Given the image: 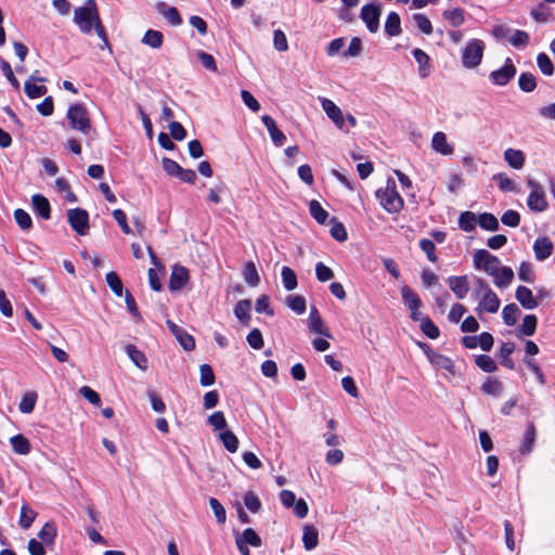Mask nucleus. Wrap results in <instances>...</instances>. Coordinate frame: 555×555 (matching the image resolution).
<instances>
[{
    "label": "nucleus",
    "instance_id": "f257e3e1",
    "mask_svg": "<svg viewBox=\"0 0 555 555\" xmlns=\"http://www.w3.org/2000/svg\"><path fill=\"white\" fill-rule=\"evenodd\" d=\"M73 22L83 35H90L94 28L98 37L102 41L100 49L109 48L107 34L101 21L95 0H86L83 5L76 8L74 10Z\"/></svg>",
    "mask_w": 555,
    "mask_h": 555
},
{
    "label": "nucleus",
    "instance_id": "f03ea898",
    "mask_svg": "<svg viewBox=\"0 0 555 555\" xmlns=\"http://www.w3.org/2000/svg\"><path fill=\"white\" fill-rule=\"evenodd\" d=\"M382 207L389 214L399 212L403 207V199L396 190V182L392 179L387 181L386 188L378 189L375 193Z\"/></svg>",
    "mask_w": 555,
    "mask_h": 555
},
{
    "label": "nucleus",
    "instance_id": "7ed1b4c3",
    "mask_svg": "<svg viewBox=\"0 0 555 555\" xmlns=\"http://www.w3.org/2000/svg\"><path fill=\"white\" fill-rule=\"evenodd\" d=\"M485 42L480 39H470L462 52V64L465 68L477 67L483 57Z\"/></svg>",
    "mask_w": 555,
    "mask_h": 555
},
{
    "label": "nucleus",
    "instance_id": "20e7f679",
    "mask_svg": "<svg viewBox=\"0 0 555 555\" xmlns=\"http://www.w3.org/2000/svg\"><path fill=\"white\" fill-rule=\"evenodd\" d=\"M66 117L69 120L70 128L85 134L91 130V124L87 109L82 104L76 103L68 107Z\"/></svg>",
    "mask_w": 555,
    "mask_h": 555
},
{
    "label": "nucleus",
    "instance_id": "39448f33",
    "mask_svg": "<svg viewBox=\"0 0 555 555\" xmlns=\"http://www.w3.org/2000/svg\"><path fill=\"white\" fill-rule=\"evenodd\" d=\"M527 184L531 190L527 198L528 208L534 212L545 211L548 207V204L543 186L540 184V182L533 179H528Z\"/></svg>",
    "mask_w": 555,
    "mask_h": 555
},
{
    "label": "nucleus",
    "instance_id": "423d86ee",
    "mask_svg": "<svg viewBox=\"0 0 555 555\" xmlns=\"http://www.w3.org/2000/svg\"><path fill=\"white\" fill-rule=\"evenodd\" d=\"M474 266L478 270H483L489 275H495L500 268V259L486 249H478L473 257Z\"/></svg>",
    "mask_w": 555,
    "mask_h": 555
},
{
    "label": "nucleus",
    "instance_id": "0eeeda50",
    "mask_svg": "<svg viewBox=\"0 0 555 555\" xmlns=\"http://www.w3.org/2000/svg\"><path fill=\"white\" fill-rule=\"evenodd\" d=\"M382 15V7L379 3L364 4L360 12V18L365 24L367 30L375 34L379 29V18Z\"/></svg>",
    "mask_w": 555,
    "mask_h": 555
},
{
    "label": "nucleus",
    "instance_id": "6e6552de",
    "mask_svg": "<svg viewBox=\"0 0 555 555\" xmlns=\"http://www.w3.org/2000/svg\"><path fill=\"white\" fill-rule=\"evenodd\" d=\"M67 219L72 229L79 235L89 231V214L82 208H73L67 211Z\"/></svg>",
    "mask_w": 555,
    "mask_h": 555
},
{
    "label": "nucleus",
    "instance_id": "1a4fd4ad",
    "mask_svg": "<svg viewBox=\"0 0 555 555\" xmlns=\"http://www.w3.org/2000/svg\"><path fill=\"white\" fill-rule=\"evenodd\" d=\"M517 69L513 64L512 60L507 57L505 60L504 65L501 68L491 72L490 80L492 81V83L503 87L506 86L514 78Z\"/></svg>",
    "mask_w": 555,
    "mask_h": 555
},
{
    "label": "nucleus",
    "instance_id": "9d476101",
    "mask_svg": "<svg viewBox=\"0 0 555 555\" xmlns=\"http://www.w3.org/2000/svg\"><path fill=\"white\" fill-rule=\"evenodd\" d=\"M308 326L309 330L315 334L322 335L327 338H332V334L328 327L324 324L317 307L312 306L310 308V313L308 318Z\"/></svg>",
    "mask_w": 555,
    "mask_h": 555
},
{
    "label": "nucleus",
    "instance_id": "9b49d317",
    "mask_svg": "<svg viewBox=\"0 0 555 555\" xmlns=\"http://www.w3.org/2000/svg\"><path fill=\"white\" fill-rule=\"evenodd\" d=\"M447 282L457 299H464L467 296L469 292V281L467 275H452L448 278Z\"/></svg>",
    "mask_w": 555,
    "mask_h": 555
},
{
    "label": "nucleus",
    "instance_id": "f8f14e48",
    "mask_svg": "<svg viewBox=\"0 0 555 555\" xmlns=\"http://www.w3.org/2000/svg\"><path fill=\"white\" fill-rule=\"evenodd\" d=\"M320 102L327 117L334 121L337 128L344 129L345 118L341 109L330 99L320 98Z\"/></svg>",
    "mask_w": 555,
    "mask_h": 555
},
{
    "label": "nucleus",
    "instance_id": "ddd939ff",
    "mask_svg": "<svg viewBox=\"0 0 555 555\" xmlns=\"http://www.w3.org/2000/svg\"><path fill=\"white\" fill-rule=\"evenodd\" d=\"M553 249V243L547 236H540L533 243L534 256L539 261H544L550 258Z\"/></svg>",
    "mask_w": 555,
    "mask_h": 555
},
{
    "label": "nucleus",
    "instance_id": "4468645a",
    "mask_svg": "<svg viewBox=\"0 0 555 555\" xmlns=\"http://www.w3.org/2000/svg\"><path fill=\"white\" fill-rule=\"evenodd\" d=\"M261 120H262L264 127L267 128L273 144L275 146L284 145V143L286 141V137L283 133V131H281L278 128L275 120L269 115H263L261 117Z\"/></svg>",
    "mask_w": 555,
    "mask_h": 555
},
{
    "label": "nucleus",
    "instance_id": "2eb2a0df",
    "mask_svg": "<svg viewBox=\"0 0 555 555\" xmlns=\"http://www.w3.org/2000/svg\"><path fill=\"white\" fill-rule=\"evenodd\" d=\"M167 326L170 332L176 336L182 348L186 351H191L195 347L194 338L185 333L182 328H180L176 323L171 320L167 321Z\"/></svg>",
    "mask_w": 555,
    "mask_h": 555
},
{
    "label": "nucleus",
    "instance_id": "dca6fc26",
    "mask_svg": "<svg viewBox=\"0 0 555 555\" xmlns=\"http://www.w3.org/2000/svg\"><path fill=\"white\" fill-rule=\"evenodd\" d=\"M189 281V271L182 266H175L172 268L169 287L171 291L182 289Z\"/></svg>",
    "mask_w": 555,
    "mask_h": 555
},
{
    "label": "nucleus",
    "instance_id": "f3484780",
    "mask_svg": "<svg viewBox=\"0 0 555 555\" xmlns=\"http://www.w3.org/2000/svg\"><path fill=\"white\" fill-rule=\"evenodd\" d=\"M500 304L501 302L498 295L492 289H489L486 294H483L482 299L480 300L476 310L495 313L500 308Z\"/></svg>",
    "mask_w": 555,
    "mask_h": 555
},
{
    "label": "nucleus",
    "instance_id": "a211bd4d",
    "mask_svg": "<svg viewBox=\"0 0 555 555\" xmlns=\"http://www.w3.org/2000/svg\"><path fill=\"white\" fill-rule=\"evenodd\" d=\"M412 54L418 64V74L422 78H427L431 74V63L430 57L426 52H424L420 48H415L412 51Z\"/></svg>",
    "mask_w": 555,
    "mask_h": 555
},
{
    "label": "nucleus",
    "instance_id": "6ab92c4d",
    "mask_svg": "<svg viewBox=\"0 0 555 555\" xmlns=\"http://www.w3.org/2000/svg\"><path fill=\"white\" fill-rule=\"evenodd\" d=\"M535 438H537L535 426L532 422H529L526 426V430L524 434L521 446L519 448V452L524 455L530 454L533 450V446L535 443Z\"/></svg>",
    "mask_w": 555,
    "mask_h": 555
},
{
    "label": "nucleus",
    "instance_id": "aec40b11",
    "mask_svg": "<svg viewBox=\"0 0 555 555\" xmlns=\"http://www.w3.org/2000/svg\"><path fill=\"white\" fill-rule=\"evenodd\" d=\"M515 297L518 302L528 310H532L538 307L539 302L533 298L532 292L527 286H518L515 293Z\"/></svg>",
    "mask_w": 555,
    "mask_h": 555
},
{
    "label": "nucleus",
    "instance_id": "412c9836",
    "mask_svg": "<svg viewBox=\"0 0 555 555\" xmlns=\"http://www.w3.org/2000/svg\"><path fill=\"white\" fill-rule=\"evenodd\" d=\"M431 149L441 155H451L453 153V146L447 141V135L442 131H438L433 135Z\"/></svg>",
    "mask_w": 555,
    "mask_h": 555
},
{
    "label": "nucleus",
    "instance_id": "4be33fe9",
    "mask_svg": "<svg viewBox=\"0 0 555 555\" xmlns=\"http://www.w3.org/2000/svg\"><path fill=\"white\" fill-rule=\"evenodd\" d=\"M31 203L35 212L42 219L48 220L51 218V206L49 201L41 194H35L31 197Z\"/></svg>",
    "mask_w": 555,
    "mask_h": 555
},
{
    "label": "nucleus",
    "instance_id": "5701e85b",
    "mask_svg": "<svg viewBox=\"0 0 555 555\" xmlns=\"http://www.w3.org/2000/svg\"><path fill=\"white\" fill-rule=\"evenodd\" d=\"M156 9L158 13L168 21L169 24L178 26L182 23V18L175 7H168L165 2L159 1L156 4Z\"/></svg>",
    "mask_w": 555,
    "mask_h": 555
},
{
    "label": "nucleus",
    "instance_id": "b1692460",
    "mask_svg": "<svg viewBox=\"0 0 555 555\" xmlns=\"http://www.w3.org/2000/svg\"><path fill=\"white\" fill-rule=\"evenodd\" d=\"M504 160L513 169L519 170L525 165V154L520 150L507 149L504 151Z\"/></svg>",
    "mask_w": 555,
    "mask_h": 555
},
{
    "label": "nucleus",
    "instance_id": "393cba45",
    "mask_svg": "<svg viewBox=\"0 0 555 555\" xmlns=\"http://www.w3.org/2000/svg\"><path fill=\"white\" fill-rule=\"evenodd\" d=\"M302 531L304 547L307 551H312L319 544V531L312 525H305Z\"/></svg>",
    "mask_w": 555,
    "mask_h": 555
},
{
    "label": "nucleus",
    "instance_id": "a878e982",
    "mask_svg": "<svg viewBox=\"0 0 555 555\" xmlns=\"http://www.w3.org/2000/svg\"><path fill=\"white\" fill-rule=\"evenodd\" d=\"M384 28L389 37H397L402 33L401 18L397 12L388 13Z\"/></svg>",
    "mask_w": 555,
    "mask_h": 555
},
{
    "label": "nucleus",
    "instance_id": "bb28decb",
    "mask_svg": "<svg viewBox=\"0 0 555 555\" xmlns=\"http://www.w3.org/2000/svg\"><path fill=\"white\" fill-rule=\"evenodd\" d=\"M515 350V344L512 341L502 343L499 349V358L500 362L503 366L514 370L515 369V362L511 359V354Z\"/></svg>",
    "mask_w": 555,
    "mask_h": 555
},
{
    "label": "nucleus",
    "instance_id": "cd10ccee",
    "mask_svg": "<svg viewBox=\"0 0 555 555\" xmlns=\"http://www.w3.org/2000/svg\"><path fill=\"white\" fill-rule=\"evenodd\" d=\"M250 309L251 301L249 299H242L236 302L233 312L242 324L248 325L250 320Z\"/></svg>",
    "mask_w": 555,
    "mask_h": 555
},
{
    "label": "nucleus",
    "instance_id": "c85d7f7f",
    "mask_svg": "<svg viewBox=\"0 0 555 555\" xmlns=\"http://www.w3.org/2000/svg\"><path fill=\"white\" fill-rule=\"evenodd\" d=\"M126 353L130 358V360L133 362L135 366H138L140 370L145 371L147 369V359L145 354L137 349L134 345H127L126 346Z\"/></svg>",
    "mask_w": 555,
    "mask_h": 555
},
{
    "label": "nucleus",
    "instance_id": "c756f323",
    "mask_svg": "<svg viewBox=\"0 0 555 555\" xmlns=\"http://www.w3.org/2000/svg\"><path fill=\"white\" fill-rule=\"evenodd\" d=\"M401 296L404 306L409 310H418L422 306L420 297L406 285L401 288Z\"/></svg>",
    "mask_w": 555,
    "mask_h": 555
},
{
    "label": "nucleus",
    "instance_id": "7c9ffc66",
    "mask_svg": "<svg viewBox=\"0 0 555 555\" xmlns=\"http://www.w3.org/2000/svg\"><path fill=\"white\" fill-rule=\"evenodd\" d=\"M494 278V284L498 287H507L513 279H514V271L506 266L500 267L496 271L495 275H492Z\"/></svg>",
    "mask_w": 555,
    "mask_h": 555
},
{
    "label": "nucleus",
    "instance_id": "2f4dec72",
    "mask_svg": "<svg viewBox=\"0 0 555 555\" xmlns=\"http://www.w3.org/2000/svg\"><path fill=\"white\" fill-rule=\"evenodd\" d=\"M12 449L15 453L26 455L30 452V442L23 435L18 434L10 439Z\"/></svg>",
    "mask_w": 555,
    "mask_h": 555
},
{
    "label": "nucleus",
    "instance_id": "473e14b6",
    "mask_svg": "<svg viewBox=\"0 0 555 555\" xmlns=\"http://www.w3.org/2000/svg\"><path fill=\"white\" fill-rule=\"evenodd\" d=\"M56 526L52 521H48L44 524V526L41 528V530L38 532V538L41 540V542L46 545H50L54 543V540L56 538Z\"/></svg>",
    "mask_w": 555,
    "mask_h": 555
},
{
    "label": "nucleus",
    "instance_id": "72a5a7b5",
    "mask_svg": "<svg viewBox=\"0 0 555 555\" xmlns=\"http://www.w3.org/2000/svg\"><path fill=\"white\" fill-rule=\"evenodd\" d=\"M309 212L319 224H325V222L328 219V212L321 206V204L317 199L310 201Z\"/></svg>",
    "mask_w": 555,
    "mask_h": 555
},
{
    "label": "nucleus",
    "instance_id": "f704fd0d",
    "mask_svg": "<svg viewBox=\"0 0 555 555\" xmlns=\"http://www.w3.org/2000/svg\"><path fill=\"white\" fill-rule=\"evenodd\" d=\"M235 539L254 547H260L262 543L261 538L253 528H246L241 534H236Z\"/></svg>",
    "mask_w": 555,
    "mask_h": 555
},
{
    "label": "nucleus",
    "instance_id": "c9c22d12",
    "mask_svg": "<svg viewBox=\"0 0 555 555\" xmlns=\"http://www.w3.org/2000/svg\"><path fill=\"white\" fill-rule=\"evenodd\" d=\"M163 41H164L163 34L160 31L154 30V29H149L144 34V36H143V38L141 40V42L143 44H146V46H149V47H151L153 49L160 48L163 46Z\"/></svg>",
    "mask_w": 555,
    "mask_h": 555
},
{
    "label": "nucleus",
    "instance_id": "e433bc0d",
    "mask_svg": "<svg viewBox=\"0 0 555 555\" xmlns=\"http://www.w3.org/2000/svg\"><path fill=\"white\" fill-rule=\"evenodd\" d=\"M478 222L477 216L472 211H464L459 217V227L465 232H472Z\"/></svg>",
    "mask_w": 555,
    "mask_h": 555
},
{
    "label": "nucleus",
    "instance_id": "4c0bfd02",
    "mask_svg": "<svg viewBox=\"0 0 555 555\" xmlns=\"http://www.w3.org/2000/svg\"><path fill=\"white\" fill-rule=\"evenodd\" d=\"M429 362L437 369L446 370L448 372L453 373L454 363L447 356H443L436 351V353H431Z\"/></svg>",
    "mask_w": 555,
    "mask_h": 555
},
{
    "label": "nucleus",
    "instance_id": "58836bf2",
    "mask_svg": "<svg viewBox=\"0 0 555 555\" xmlns=\"http://www.w3.org/2000/svg\"><path fill=\"white\" fill-rule=\"evenodd\" d=\"M478 224L487 231H498L500 227L496 217L490 212L480 214L478 216Z\"/></svg>",
    "mask_w": 555,
    "mask_h": 555
},
{
    "label": "nucleus",
    "instance_id": "ea45409f",
    "mask_svg": "<svg viewBox=\"0 0 555 555\" xmlns=\"http://www.w3.org/2000/svg\"><path fill=\"white\" fill-rule=\"evenodd\" d=\"M519 314L520 310L516 304L506 305L502 311L503 321L508 326H513L516 324Z\"/></svg>",
    "mask_w": 555,
    "mask_h": 555
},
{
    "label": "nucleus",
    "instance_id": "a19ab883",
    "mask_svg": "<svg viewBox=\"0 0 555 555\" xmlns=\"http://www.w3.org/2000/svg\"><path fill=\"white\" fill-rule=\"evenodd\" d=\"M245 282L250 286H257L260 282V278L256 266L253 261H248L243 271Z\"/></svg>",
    "mask_w": 555,
    "mask_h": 555
},
{
    "label": "nucleus",
    "instance_id": "79ce46f5",
    "mask_svg": "<svg viewBox=\"0 0 555 555\" xmlns=\"http://www.w3.org/2000/svg\"><path fill=\"white\" fill-rule=\"evenodd\" d=\"M220 440L223 443V447L231 453H234L238 449V439L237 437L230 430L221 431L219 435Z\"/></svg>",
    "mask_w": 555,
    "mask_h": 555
},
{
    "label": "nucleus",
    "instance_id": "37998d69",
    "mask_svg": "<svg viewBox=\"0 0 555 555\" xmlns=\"http://www.w3.org/2000/svg\"><path fill=\"white\" fill-rule=\"evenodd\" d=\"M282 283L285 289L293 291L297 287V276L293 269L283 267L281 271Z\"/></svg>",
    "mask_w": 555,
    "mask_h": 555
},
{
    "label": "nucleus",
    "instance_id": "c03bdc74",
    "mask_svg": "<svg viewBox=\"0 0 555 555\" xmlns=\"http://www.w3.org/2000/svg\"><path fill=\"white\" fill-rule=\"evenodd\" d=\"M492 179L498 182L499 189L502 192H516L515 182L507 177L504 172L495 173Z\"/></svg>",
    "mask_w": 555,
    "mask_h": 555
},
{
    "label": "nucleus",
    "instance_id": "a18cd8bd",
    "mask_svg": "<svg viewBox=\"0 0 555 555\" xmlns=\"http://www.w3.org/2000/svg\"><path fill=\"white\" fill-rule=\"evenodd\" d=\"M518 87L524 92H532L537 88V79L531 73H521L518 78Z\"/></svg>",
    "mask_w": 555,
    "mask_h": 555
},
{
    "label": "nucleus",
    "instance_id": "49530a36",
    "mask_svg": "<svg viewBox=\"0 0 555 555\" xmlns=\"http://www.w3.org/2000/svg\"><path fill=\"white\" fill-rule=\"evenodd\" d=\"M442 15L453 27H459L465 22L464 11L461 8L446 10Z\"/></svg>",
    "mask_w": 555,
    "mask_h": 555
},
{
    "label": "nucleus",
    "instance_id": "de8ad7c7",
    "mask_svg": "<svg viewBox=\"0 0 555 555\" xmlns=\"http://www.w3.org/2000/svg\"><path fill=\"white\" fill-rule=\"evenodd\" d=\"M24 91L29 99H37L44 95L48 92V89L43 85H36L30 80H26Z\"/></svg>",
    "mask_w": 555,
    "mask_h": 555
},
{
    "label": "nucleus",
    "instance_id": "09e8293b",
    "mask_svg": "<svg viewBox=\"0 0 555 555\" xmlns=\"http://www.w3.org/2000/svg\"><path fill=\"white\" fill-rule=\"evenodd\" d=\"M475 364L486 373H493L498 366L494 360L488 354H479L475 358Z\"/></svg>",
    "mask_w": 555,
    "mask_h": 555
},
{
    "label": "nucleus",
    "instance_id": "8fccbe9b",
    "mask_svg": "<svg viewBox=\"0 0 555 555\" xmlns=\"http://www.w3.org/2000/svg\"><path fill=\"white\" fill-rule=\"evenodd\" d=\"M481 389L487 395L500 396L503 390V384L494 377H488L482 384Z\"/></svg>",
    "mask_w": 555,
    "mask_h": 555
},
{
    "label": "nucleus",
    "instance_id": "3c124183",
    "mask_svg": "<svg viewBox=\"0 0 555 555\" xmlns=\"http://www.w3.org/2000/svg\"><path fill=\"white\" fill-rule=\"evenodd\" d=\"M14 219L23 231H29L33 227L30 215L22 208L15 209Z\"/></svg>",
    "mask_w": 555,
    "mask_h": 555
},
{
    "label": "nucleus",
    "instance_id": "603ef678",
    "mask_svg": "<svg viewBox=\"0 0 555 555\" xmlns=\"http://www.w3.org/2000/svg\"><path fill=\"white\" fill-rule=\"evenodd\" d=\"M538 319L534 314L525 315L519 332L526 336H532L535 333Z\"/></svg>",
    "mask_w": 555,
    "mask_h": 555
},
{
    "label": "nucleus",
    "instance_id": "864d4df0",
    "mask_svg": "<svg viewBox=\"0 0 555 555\" xmlns=\"http://www.w3.org/2000/svg\"><path fill=\"white\" fill-rule=\"evenodd\" d=\"M330 222L332 224L330 230L332 237L338 242H345L348 238V234L344 224L337 221L336 218H332Z\"/></svg>",
    "mask_w": 555,
    "mask_h": 555
},
{
    "label": "nucleus",
    "instance_id": "5fc2aeb1",
    "mask_svg": "<svg viewBox=\"0 0 555 555\" xmlns=\"http://www.w3.org/2000/svg\"><path fill=\"white\" fill-rule=\"evenodd\" d=\"M537 64L541 73L545 76H552L554 74V65L547 54L541 52L537 56Z\"/></svg>",
    "mask_w": 555,
    "mask_h": 555
},
{
    "label": "nucleus",
    "instance_id": "6e6d98bb",
    "mask_svg": "<svg viewBox=\"0 0 555 555\" xmlns=\"http://www.w3.org/2000/svg\"><path fill=\"white\" fill-rule=\"evenodd\" d=\"M529 35L525 30H515L514 34L509 37L508 41L509 43L517 48V49H524L529 43Z\"/></svg>",
    "mask_w": 555,
    "mask_h": 555
},
{
    "label": "nucleus",
    "instance_id": "4d7b16f0",
    "mask_svg": "<svg viewBox=\"0 0 555 555\" xmlns=\"http://www.w3.org/2000/svg\"><path fill=\"white\" fill-rule=\"evenodd\" d=\"M286 304L297 314H302L306 311V299L301 295L288 296Z\"/></svg>",
    "mask_w": 555,
    "mask_h": 555
},
{
    "label": "nucleus",
    "instance_id": "13d9d810",
    "mask_svg": "<svg viewBox=\"0 0 555 555\" xmlns=\"http://www.w3.org/2000/svg\"><path fill=\"white\" fill-rule=\"evenodd\" d=\"M36 516L37 514L33 508H30L28 505H23L21 507L20 526L23 529H28L35 520Z\"/></svg>",
    "mask_w": 555,
    "mask_h": 555
},
{
    "label": "nucleus",
    "instance_id": "bf43d9fd",
    "mask_svg": "<svg viewBox=\"0 0 555 555\" xmlns=\"http://www.w3.org/2000/svg\"><path fill=\"white\" fill-rule=\"evenodd\" d=\"M36 401H37L36 392L25 393L18 404L20 411L24 414L31 413L35 409Z\"/></svg>",
    "mask_w": 555,
    "mask_h": 555
},
{
    "label": "nucleus",
    "instance_id": "052dcab7",
    "mask_svg": "<svg viewBox=\"0 0 555 555\" xmlns=\"http://www.w3.org/2000/svg\"><path fill=\"white\" fill-rule=\"evenodd\" d=\"M199 383L203 387L211 386L215 383V373L209 364H202L199 366Z\"/></svg>",
    "mask_w": 555,
    "mask_h": 555
},
{
    "label": "nucleus",
    "instance_id": "680f3d73",
    "mask_svg": "<svg viewBox=\"0 0 555 555\" xmlns=\"http://www.w3.org/2000/svg\"><path fill=\"white\" fill-rule=\"evenodd\" d=\"M105 281L116 296L120 297L122 295V282L116 272H108Z\"/></svg>",
    "mask_w": 555,
    "mask_h": 555
},
{
    "label": "nucleus",
    "instance_id": "e2e57ef3",
    "mask_svg": "<svg viewBox=\"0 0 555 555\" xmlns=\"http://www.w3.org/2000/svg\"><path fill=\"white\" fill-rule=\"evenodd\" d=\"M422 332L430 339H436L440 335L439 328L429 318H423L421 322Z\"/></svg>",
    "mask_w": 555,
    "mask_h": 555
},
{
    "label": "nucleus",
    "instance_id": "0e129e2a",
    "mask_svg": "<svg viewBox=\"0 0 555 555\" xmlns=\"http://www.w3.org/2000/svg\"><path fill=\"white\" fill-rule=\"evenodd\" d=\"M413 20L417 26V28L425 35H430L433 33V25L428 17L422 13H415L413 15Z\"/></svg>",
    "mask_w": 555,
    "mask_h": 555
},
{
    "label": "nucleus",
    "instance_id": "69168bd1",
    "mask_svg": "<svg viewBox=\"0 0 555 555\" xmlns=\"http://www.w3.org/2000/svg\"><path fill=\"white\" fill-rule=\"evenodd\" d=\"M420 248L426 254L427 259L430 262H437L438 257L435 253L436 246L435 243L429 238H422L420 241Z\"/></svg>",
    "mask_w": 555,
    "mask_h": 555
},
{
    "label": "nucleus",
    "instance_id": "338daca9",
    "mask_svg": "<svg viewBox=\"0 0 555 555\" xmlns=\"http://www.w3.org/2000/svg\"><path fill=\"white\" fill-rule=\"evenodd\" d=\"M247 344L255 350H259L263 347V337L259 328L251 330L247 337Z\"/></svg>",
    "mask_w": 555,
    "mask_h": 555
},
{
    "label": "nucleus",
    "instance_id": "774afa93",
    "mask_svg": "<svg viewBox=\"0 0 555 555\" xmlns=\"http://www.w3.org/2000/svg\"><path fill=\"white\" fill-rule=\"evenodd\" d=\"M501 221L504 225L516 228L520 223V215L516 210L508 209L502 215Z\"/></svg>",
    "mask_w": 555,
    "mask_h": 555
}]
</instances>
